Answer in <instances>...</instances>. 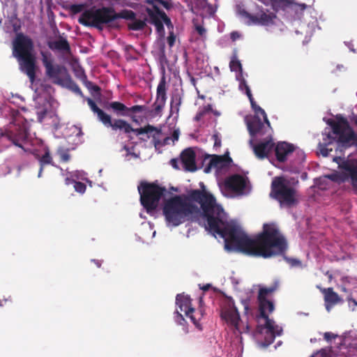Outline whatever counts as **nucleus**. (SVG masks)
Here are the masks:
<instances>
[{"instance_id":"obj_29","label":"nucleus","mask_w":357,"mask_h":357,"mask_svg":"<svg viewBox=\"0 0 357 357\" xmlns=\"http://www.w3.org/2000/svg\"><path fill=\"white\" fill-rule=\"evenodd\" d=\"M276 17L274 13H266L262 12L259 16L254 15L252 17V22L261 25H269L273 24V20Z\"/></svg>"},{"instance_id":"obj_28","label":"nucleus","mask_w":357,"mask_h":357,"mask_svg":"<svg viewBox=\"0 0 357 357\" xmlns=\"http://www.w3.org/2000/svg\"><path fill=\"white\" fill-rule=\"evenodd\" d=\"M87 103L93 113L97 115L98 119L103 124L109 121V114L100 109L96 102L90 98H86Z\"/></svg>"},{"instance_id":"obj_14","label":"nucleus","mask_w":357,"mask_h":357,"mask_svg":"<svg viewBox=\"0 0 357 357\" xmlns=\"http://www.w3.org/2000/svg\"><path fill=\"white\" fill-rule=\"evenodd\" d=\"M17 59L20 68L29 78L30 82L33 83L36 79V60L33 54L16 57Z\"/></svg>"},{"instance_id":"obj_38","label":"nucleus","mask_w":357,"mask_h":357,"mask_svg":"<svg viewBox=\"0 0 357 357\" xmlns=\"http://www.w3.org/2000/svg\"><path fill=\"white\" fill-rule=\"evenodd\" d=\"M84 8H85V5L83 3L71 4L69 6L68 10L72 14L75 15V14L82 12L84 10Z\"/></svg>"},{"instance_id":"obj_3","label":"nucleus","mask_w":357,"mask_h":357,"mask_svg":"<svg viewBox=\"0 0 357 357\" xmlns=\"http://www.w3.org/2000/svg\"><path fill=\"white\" fill-rule=\"evenodd\" d=\"M270 196L277 200L280 206L291 207L298 204L296 189L289 185L282 176H276L272 181Z\"/></svg>"},{"instance_id":"obj_50","label":"nucleus","mask_w":357,"mask_h":357,"mask_svg":"<svg viewBox=\"0 0 357 357\" xmlns=\"http://www.w3.org/2000/svg\"><path fill=\"white\" fill-rule=\"evenodd\" d=\"M347 301L349 303V307L354 310L357 307V301L351 297L347 298Z\"/></svg>"},{"instance_id":"obj_39","label":"nucleus","mask_w":357,"mask_h":357,"mask_svg":"<svg viewBox=\"0 0 357 357\" xmlns=\"http://www.w3.org/2000/svg\"><path fill=\"white\" fill-rule=\"evenodd\" d=\"M284 259L290 266L301 267L302 266L301 261L297 258L288 257L284 256Z\"/></svg>"},{"instance_id":"obj_60","label":"nucleus","mask_w":357,"mask_h":357,"mask_svg":"<svg viewBox=\"0 0 357 357\" xmlns=\"http://www.w3.org/2000/svg\"><path fill=\"white\" fill-rule=\"evenodd\" d=\"M125 149L128 151V153H127V154H126V155H127V156H128V155H132V156L133 158H138V155H137L136 153H130V152L129 151L128 149V148H126V147H125Z\"/></svg>"},{"instance_id":"obj_36","label":"nucleus","mask_w":357,"mask_h":357,"mask_svg":"<svg viewBox=\"0 0 357 357\" xmlns=\"http://www.w3.org/2000/svg\"><path fill=\"white\" fill-rule=\"evenodd\" d=\"M229 68L231 71H239L241 73H242V65L239 60H238L236 54L233 55L230 62H229Z\"/></svg>"},{"instance_id":"obj_20","label":"nucleus","mask_w":357,"mask_h":357,"mask_svg":"<svg viewBox=\"0 0 357 357\" xmlns=\"http://www.w3.org/2000/svg\"><path fill=\"white\" fill-rule=\"evenodd\" d=\"M294 151V146L293 144L285 142H279L275 148L277 160L280 162H285L287 159V156L292 153Z\"/></svg>"},{"instance_id":"obj_13","label":"nucleus","mask_w":357,"mask_h":357,"mask_svg":"<svg viewBox=\"0 0 357 357\" xmlns=\"http://www.w3.org/2000/svg\"><path fill=\"white\" fill-rule=\"evenodd\" d=\"M33 42L28 36L19 33L13 41V55L15 57L32 54Z\"/></svg>"},{"instance_id":"obj_32","label":"nucleus","mask_w":357,"mask_h":357,"mask_svg":"<svg viewBox=\"0 0 357 357\" xmlns=\"http://www.w3.org/2000/svg\"><path fill=\"white\" fill-rule=\"evenodd\" d=\"M56 154L59 157L61 162H68L70 160L71 155L69 153V149L63 146L57 148Z\"/></svg>"},{"instance_id":"obj_44","label":"nucleus","mask_w":357,"mask_h":357,"mask_svg":"<svg viewBox=\"0 0 357 357\" xmlns=\"http://www.w3.org/2000/svg\"><path fill=\"white\" fill-rule=\"evenodd\" d=\"M174 319H175V321L179 325L183 326L186 323L184 317H183L181 313L180 312H178V310H176V315H175Z\"/></svg>"},{"instance_id":"obj_55","label":"nucleus","mask_w":357,"mask_h":357,"mask_svg":"<svg viewBox=\"0 0 357 357\" xmlns=\"http://www.w3.org/2000/svg\"><path fill=\"white\" fill-rule=\"evenodd\" d=\"M171 165L176 169H179L178 167V160L176 158H173L170 160Z\"/></svg>"},{"instance_id":"obj_54","label":"nucleus","mask_w":357,"mask_h":357,"mask_svg":"<svg viewBox=\"0 0 357 357\" xmlns=\"http://www.w3.org/2000/svg\"><path fill=\"white\" fill-rule=\"evenodd\" d=\"M213 138L214 139V146L220 147L221 146V140L219 139L217 135H213Z\"/></svg>"},{"instance_id":"obj_6","label":"nucleus","mask_w":357,"mask_h":357,"mask_svg":"<svg viewBox=\"0 0 357 357\" xmlns=\"http://www.w3.org/2000/svg\"><path fill=\"white\" fill-rule=\"evenodd\" d=\"M111 7H95L83 11L78 22L85 26L95 27L102 30L104 24L111 26Z\"/></svg>"},{"instance_id":"obj_9","label":"nucleus","mask_w":357,"mask_h":357,"mask_svg":"<svg viewBox=\"0 0 357 357\" xmlns=\"http://www.w3.org/2000/svg\"><path fill=\"white\" fill-rule=\"evenodd\" d=\"M220 317L229 326L233 327L240 333L243 331L240 328L241 317L234 301L231 297H226L222 301L220 310Z\"/></svg>"},{"instance_id":"obj_41","label":"nucleus","mask_w":357,"mask_h":357,"mask_svg":"<svg viewBox=\"0 0 357 357\" xmlns=\"http://www.w3.org/2000/svg\"><path fill=\"white\" fill-rule=\"evenodd\" d=\"M146 110V107L145 105H133L130 107H128V114L129 113H137V112H142Z\"/></svg>"},{"instance_id":"obj_21","label":"nucleus","mask_w":357,"mask_h":357,"mask_svg":"<svg viewBox=\"0 0 357 357\" xmlns=\"http://www.w3.org/2000/svg\"><path fill=\"white\" fill-rule=\"evenodd\" d=\"M103 123L106 127H111L113 130H121L126 134L132 132V127L126 120L121 119H116L112 121V116L109 114V121Z\"/></svg>"},{"instance_id":"obj_8","label":"nucleus","mask_w":357,"mask_h":357,"mask_svg":"<svg viewBox=\"0 0 357 357\" xmlns=\"http://www.w3.org/2000/svg\"><path fill=\"white\" fill-rule=\"evenodd\" d=\"M342 172L328 175L327 177L337 183L349 181L357 195V159L347 158L339 165Z\"/></svg>"},{"instance_id":"obj_33","label":"nucleus","mask_w":357,"mask_h":357,"mask_svg":"<svg viewBox=\"0 0 357 357\" xmlns=\"http://www.w3.org/2000/svg\"><path fill=\"white\" fill-rule=\"evenodd\" d=\"M250 105H251V107L252 108V109L254 110L255 114V115H258L259 114H261L262 116H263V119L264 120L267 127L270 128L271 127V123L268 119V117H267V115L264 111V109H263L261 107H259L257 103L254 100V101H252L250 102Z\"/></svg>"},{"instance_id":"obj_23","label":"nucleus","mask_w":357,"mask_h":357,"mask_svg":"<svg viewBox=\"0 0 357 357\" xmlns=\"http://www.w3.org/2000/svg\"><path fill=\"white\" fill-rule=\"evenodd\" d=\"M36 158L38 160L40 165L38 177L41 176L45 166L51 165L52 166L57 167L54 165L50 150L47 146L43 149V153L41 155L37 154L36 155Z\"/></svg>"},{"instance_id":"obj_63","label":"nucleus","mask_w":357,"mask_h":357,"mask_svg":"<svg viewBox=\"0 0 357 357\" xmlns=\"http://www.w3.org/2000/svg\"><path fill=\"white\" fill-rule=\"evenodd\" d=\"M211 287V285L210 284H207L206 285H204L203 287H200L204 291H207Z\"/></svg>"},{"instance_id":"obj_59","label":"nucleus","mask_w":357,"mask_h":357,"mask_svg":"<svg viewBox=\"0 0 357 357\" xmlns=\"http://www.w3.org/2000/svg\"><path fill=\"white\" fill-rule=\"evenodd\" d=\"M92 261L94 263L95 266H96L97 267H100L102 265V261H100V260L93 259Z\"/></svg>"},{"instance_id":"obj_49","label":"nucleus","mask_w":357,"mask_h":357,"mask_svg":"<svg viewBox=\"0 0 357 357\" xmlns=\"http://www.w3.org/2000/svg\"><path fill=\"white\" fill-rule=\"evenodd\" d=\"M199 111L203 113V115L205 116L206 114L213 111L212 105L211 104H208L204 106Z\"/></svg>"},{"instance_id":"obj_4","label":"nucleus","mask_w":357,"mask_h":357,"mask_svg":"<svg viewBox=\"0 0 357 357\" xmlns=\"http://www.w3.org/2000/svg\"><path fill=\"white\" fill-rule=\"evenodd\" d=\"M138 191L140 195L141 204L147 213H151L157 208L167 189L157 183L144 181L138 186Z\"/></svg>"},{"instance_id":"obj_45","label":"nucleus","mask_w":357,"mask_h":357,"mask_svg":"<svg viewBox=\"0 0 357 357\" xmlns=\"http://www.w3.org/2000/svg\"><path fill=\"white\" fill-rule=\"evenodd\" d=\"M238 13L240 15L243 16V17H245L246 18H248L250 19L251 21H252V17H254V15L250 14L249 13H248L243 8H242L241 6H238Z\"/></svg>"},{"instance_id":"obj_2","label":"nucleus","mask_w":357,"mask_h":357,"mask_svg":"<svg viewBox=\"0 0 357 357\" xmlns=\"http://www.w3.org/2000/svg\"><path fill=\"white\" fill-rule=\"evenodd\" d=\"M278 284H275L268 287H261L259 290L257 301L259 303V317L265 320L264 324L259 325L257 330L259 333L264 335V342L263 344L266 347L272 344L276 336L282 334V328L276 324L275 321L269 318L275 310L274 303L269 301L267 297L276 291Z\"/></svg>"},{"instance_id":"obj_16","label":"nucleus","mask_w":357,"mask_h":357,"mask_svg":"<svg viewBox=\"0 0 357 357\" xmlns=\"http://www.w3.org/2000/svg\"><path fill=\"white\" fill-rule=\"evenodd\" d=\"M342 120L346 124V130L344 135L341 137L342 139L338 146L344 149L353 146H357V133L354 131L346 119H342Z\"/></svg>"},{"instance_id":"obj_37","label":"nucleus","mask_w":357,"mask_h":357,"mask_svg":"<svg viewBox=\"0 0 357 357\" xmlns=\"http://www.w3.org/2000/svg\"><path fill=\"white\" fill-rule=\"evenodd\" d=\"M146 26L144 21L141 20H134L133 22L129 24L128 27L131 30L139 31L143 29Z\"/></svg>"},{"instance_id":"obj_52","label":"nucleus","mask_w":357,"mask_h":357,"mask_svg":"<svg viewBox=\"0 0 357 357\" xmlns=\"http://www.w3.org/2000/svg\"><path fill=\"white\" fill-rule=\"evenodd\" d=\"M239 89L241 91L245 90V92L247 91V89H250L249 86L248 85L246 81L244 79H242L239 84Z\"/></svg>"},{"instance_id":"obj_30","label":"nucleus","mask_w":357,"mask_h":357,"mask_svg":"<svg viewBox=\"0 0 357 357\" xmlns=\"http://www.w3.org/2000/svg\"><path fill=\"white\" fill-rule=\"evenodd\" d=\"M167 82H166V78L165 75H163L157 86L156 90V99L158 102H166L167 96Z\"/></svg>"},{"instance_id":"obj_61","label":"nucleus","mask_w":357,"mask_h":357,"mask_svg":"<svg viewBox=\"0 0 357 357\" xmlns=\"http://www.w3.org/2000/svg\"><path fill=\"white\" fill-rule=\"evenodd\" d=\"M128 116L130 117L133 122L138 123V120L137 119V117L135 115L131 114L130 113H129V116Z\"/></svg>"},{"instance_id":"obj_1","label":"nucleus","mask_w":357,"mask_h":357,"mask_svg":"<svg viewBox=\"0 0 357 357\" xmlns=\"http://www.w3.org/2000/svg\"><path fill=\"white\" fill-rule=\"evenodd\" d=\"M200 189L190 190L186 195H174L167 199L163 206V214L168 225L177 227L200 213L206 219V230L225 240V248L247 255L270 258L283 255L288 249L287 239L274 224H264L263 231L255 238H250L238 227L229 222L221 206L208 192L204 183Z\"/></svg>"},{"instance_id":"obj_35","label":"nucleus","mask_w":357,"mask_h":357,"mask_svg":"<svg viewBox=\"0 0 357 357\" xmlns=\"http://www.w3.org/2000/svg\"><path fill=\"white\" fill-rule=\"evenodd\" d=\"M146 3L152 5V6L155 8H159L160 6H163L166 9H169L172 8V3L169 0H144Z\"/></svg>"},{"instance_id":"obj_12","label":"nucleus","mask_w":357,"mask_h":357,"mask_svg":"<svg viewBox=\"0 0 357 357\" xmlns=\"http://www.w3.org/2000/svg\"><path fill=\"white\" fill-rule=\"evenodd\" d=\"M43 64L45 68V73L47 77L54 79V82L60 84L62 82L60 76L67 74V70L61 65L52 64L51 54L41 52Z\"/></svg>"},{"instance_id":"obj_34","label":"nucleus","mask_w":357,"mask_h":357,"mask_svg":"<svg viewBox=\"0 0 357 357\" xmlns=\"http://www.w3.org/2000/svg\"><path fill=\"white\" fill-rule=\"evenodd\" d=\"M155 131L157 134L160 133V130L157 129L155 127L147 125L144 128H133L132 132H135L137 135H143V134H151L152 132Z\"/></svg>"},{"instance_id":"obj_48","label":"nucleus","mask_w":357,"mask_h":357,"mask_svg":"<svg viewBox=\"0 0 357 357\" xmlns=\"http://www.w3.org/2000/svg\"><path fill=\"white\" fill-rule=\"evenodd\" d=\"M86 86L88 89L93 91L94 92L99 93L100 91V88L98 85L93 84L91 82H87L86 83Z\"/></svg>"},{"instance_id":"obj_31","label":"nucleus","mask_w":357,"mask_h":357,"mask_svg":"<svg viewBox=\"0 0 357 357\" xmlns=\"http://www.w3.org/2000/svg\"><path fill=\"white\" fill-rule=\"evenodd\" d=\"M182 102V98L180 94H174L171 99L170 107L171 111L173 113L178 114L179 112L180 106Z\"/></svg>"},{"instance_id":"obj_19","label":"nucleus","mask_w":357,"mask_h":357,"mask_svg":"<svg viewBox=\"0 0 357 357\" xmlns=\"http://www.w3.org/2000/svg\"><path fill=\"white\" fill-rule=\"evenodd\" d=\"M265 123V121H262L259 116L254 115L247 123L250 135L252 137L257 135H264L266 132Z\"/></svg>"},{"instance_id":"obj_62","label":"nucleus","mask_w":357,"mask_h":357,"mask_svg":"<svg viewBox=\"0 0 357 357\" xmlns=\"http://www.w3.org/2000/svg\"><path fill=\"white\" fill-rule=\"evenodd\" d=\"M179 132L178 130H174L173 132V137L175 140L178 139Z\"/></svg>"},{"instance_id":"obj_43","label":"nucleus","mask_w":357,"mask_h":357,"mask_svg":"<svg viewBox=\"0 0 357 357\" xmlns=\"http://www.w3.org/2000/svg\"><path fill=\"white\" fill-rule=\"evenodd\" d=\"M165 102H158L157 100L155 101L154 104H153V107H154V112H155V114H160L162 109L164 108L165 105Z\"/></svg>"},{"instance_id":"obj_22","label":"nucleus","mask_w":357,"mask_h":357,"mask_svg":"<svg viewBox=\"0 0 357 357\" xmlns=\"http://www.w3.org/2000/svg\"><path fill=\"white\" fill-rule=\"evenodd\" d=\"M272 139L261 142L254 146V152L258 158L263 159L268 156L274 147Z\"/></svg>"},{"instance_id":"obj_47","label":"nucleus","mask_w":357,"mask_h":357,"mask_svg":"<svg viewBox=\"0 0 357 357\" xmlns=\"http://www.w3.org/2000/svg\"><path fill=\"white\" fill-rule=\"evenodd\" d=\"M167 43L170 47L174 45L176 41V36L173 31H170L169 36L167 37Z\"/></svg>"},{"instance_id":"obj_40","label":"nucleus","mask_w":357,"mask_h":357,"mask_svg":"<svg viewBox=\"0 0 357 357\" xmlns=\"http://www.w3.org/2000/svg\"><path fill=\"white\" fill-rule=\"evenodd\" d=\"M69 87L76 94L79 95L82 98H84V96L81 89L79 88V86L75 82L72 81L70 79Z\"/></svg>"},{"instance_id":"obj_58","label":"nucleus","mask_w":357,"mask_h":357,"mask_svg":"<svg viewBox=\"0 0 357 357\" xmlns=\"http://www.w3.org/2000/svg\"><path fill=\"white\" fill-rule=\"evenodd\" d=\"M245 312H247L249 310V305L248 303L246 301H243V302Z\"/></svg>"},{"instance_id":"obj_42","label":"nucleus","mask_w":357,"mask_h":357,"mask_svg":"<svg viewBox=\"0 0 357 357\" xmlns=\"http://www.w3.org/2000/svg\"><path fill=\"white\" fill-rule=\"evenodd\" d=\"M75 191L79 193H84L86 189V185L80 181H75L74 184Z\"/></svg>"},{"instance_id":"obj_25","label":"nucleus","mask_w":357,"mask_h":357,"mask_svg":"<svg viewBox=\"0 0 357 357\" xmlns=\"http://www.w3.org/2000/svg\"><path fill=\"white\" fill-rule=\"evenodd\" d=\"M104 107L108 111H112L115 115L119 116H129L128 107L119 101H113L105 104Z\"/></svg>"},{"instance_id":"obj_10","label":"nucleus","mask_w":357,"mask_h":357,"mask_svg":"<svg viewBox=\"0 0 357 357\" xmlns=\"http://www.w3.org/2000/svg\"><path fill=\"white\" fill-rule=\"evenodd\" d=\"M146 13L149 17V22L155 26L156 31L160 33H164L165 29L163 24H165L168 29H173L171 20L165 13L159 8H147Z\"/></svg>"},{"instance_id":"obj_46","label":"nucleus","mask_w":357,"mask_h":357,"mask_svg":"<svg viewBox=\"0 0 357 357\" xmlns=\"http://www.w3.org/2000/svg\"><path fill=\"white\" fill-rule=\"evenodd\" d=\"M337 337V335L331 332H326L324 333V338L326 342H331L332 340L335 339Z\"/></svg>"},{"instance_id":"obj_18","label":"nucleus","mask_w":357,"mask_h":357,"mask_svg":"<svg viewBox=\"0 0 357 357\" xmlns=\"http://www.w3.org/2000/svg\"><path fill=\"white\" fill-rule=\"evenodd\" d=\"M232 162L231 158L229 155H213L210 160L207 166L204 168V172H210L212 168L222 169L228 167Z\"/></svg>"},{"instance_id":"obj_27","label":"nucleus","mask_w":357,"mask_h":357,"mask_svg":"<svg viewBox=\"0 0 357 357\" xmlns=\"http://www.w3.org/2000/svg\"><path fill=\"white\" fill-rule=\"evenodd\" d=\"M47 45L52 50H58L60 52H70V47L66 38L59 36V38L54 41H49Z\"/></svg>"},{"instance_id":"obj_7","label":"nucleus","mask_w":357,"mask_h":357,"mask_svg":"<svg viewBox=\"0 0 357 357\" xmlns=\"http://www.w3.org/2000/svg\"><path fill=\"white\" fill-rule=\"evenodd\" d=\"M342 117L338 121H335L333 119H328L327 123L331 127L332 130L323 133V142H319L318 148L320 153L324 156L326 157L329 155L330 152L333 151L332 148L329 146L336 142L338 145L341 142V137L344 135L346 130V124L342 121Z\"/></svg>"},{"instance_id":"obj_5","label":"nucleus","mask_w":357,"mask_h":357,"mask_svg":"<svg viewBox=\"0 0 357 357\" xmlns=\"http://www.w3.org/2000/svg\"><path fill=\"white\" fill-rule=\"evenodd\" d=\"M28 136V123L22 116L16 117L4 132L0 130L1 140L7 139L11 144L22 149H23L22 143L27 140Z\"/></svg>"},{"instance_id":"obj_51","label":"nucleus","mask_w":357,"mask_h":357,"mask_svg":"<svg viewBox=\"0 0 357 357\" xmlns=\"http://www.w3.org/2000/svg\"><path fill=\"white\" fill-rule=\"evenodd\" d=\"M195 29L197 31V32L198 33V34L201 36H203L205 35L206 33V29H204V26H201V25H195Z\"/></svg>"},{"instance_id":"obj_17","label":"nucleus","mask_w":357,"mask_h":357,"mask_svg":"<svg viewBox=\"0 0 357 357\" xmlns=\"http://www.w3.org/2000/svg\"><path fill=\"white\" fill-rule=\"evenodd\" d=\"M195 158L196 154L192 148L185 149L181 152V161L185 171L195 172L197 170Z\"/></svg>"},{"instance_id":"obj_57","label":"nucleus","mask_w":357,"mask_h":357,"mask_svg":"<svg viewBox=\"0 0 357 357\" xmlns=\"http://www.w3.org/2000/svg\"><path fill=\"white\" fill-rule=\"evenodd\" d=\"M245 94L247 95L248 98H249L250 102L254 101V98L252 96V94L251 93L250 89H247V91H245Z\"/></svg>"},{"instance_id":"obj_15","label":"nucleus","mask_w":357,"mask_h":357,"mask_svg":"<svg viewBox=\"0 0 357 357\" xmlns=\"http://www.w3.org/2000/svg\"><path fill=\"white\" fill-rule=\"evenodd\" d=\"M247 183L248 180L245 177L240 174H234L226 179L225 186L238 195H245L248 193L245 192Z\"/></svg>"},{"instance_id":"obj_11","label":"nucleus","mask_w":357,"mask_h":357,"mask_svg":"<svg viewBox=\"0 0 357 357\" xmlns=\"http://www.w3.org/2000/svg\"><path fill=\"white\" fill-rule=\"evenodd\" d=\"M176 304L180 311L184 312L185 315L198 327L199 325L198 321L203 316V313L202 310L195 312V308L192 307L190 298L183 294H178L176 297Z\"/></svg>"},{"instance_id":"obj_56","label":"nucleus","mask_w":357,"mask_h":357,"mask_svg":"<svg viewBox=\"0 0 357 357\" xmlns=\"http://www.w3.org/2000/svg\"><path fill=\"white\" fill-rule=\"evenodd\" d=\"M204 116L203 115V113H202L199 110L195 115L194 119L195 121H199Z\"/></svg>"},{"instance_id":"obj_64","label":"nucleus","mask_w":357,"mask_h":357,"mask_svg":"<svg viewBox=\"0 0 357 357\" xmlns=\"http://www.w3.org/2000/svg\"><path fill=\"white\" fill-rule=\"evenodd\" d=\"M133 49H134L133 47L130 45H128L125 47V50L126 52H129L130 50H133Z\"/></svg>"},{"instance_id":"obj_53","label":"nucleus","mask_w":357,"mask_h":357,"mask_svg":"<svg viewBox=\"0 0 357 357\" xmlns=\"http://www.w3.org/2000/svg\"><path fill=\"white\" fill-rule=\"evenodd\" d=\"M311 357H328L327 354L324 350H320L313 354Z\"/></svg>"},{"instance_id":"obj_24","label":"nucleus","mask_w":357,"mask_h":357,"mask_svg":"<svg viewBox=\"0 0 357 357\" xmlns=\"http://www.w3.org/2000/svg\"><path fill=\"white\" fill-rule=\"evenodd\" d=\"M322 292L324 294L325 305L328 311L332 306L342 302L341 298L333 291V288L324 289Z\"/></svg>"},{"instance_id":"obj_26","label":"nucleus","mask_w":357,"mask_h":357,"mask_svg":"<svg viewBox=\"0 0 357 357\" xmlns=\"http://www.w3.org/2000/svg\"><path fill=\"white\" fill-rule=\"evenodd\" d=\"M135 13L130 10H123L119 13H116L113 8H111V26H116V21L119 19H126L134 20L135 19Z\"/></svg>"}]
</instances>
